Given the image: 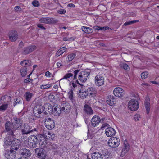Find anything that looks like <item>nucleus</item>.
<instances>
[{"label": "nucleus", "instance_id": "nucleus-20", "mask_svg": "<svg viewBox=\"0 0 159 159\" xmlns=\"http://www.w3.org/2000/svg\"><path fill=\"white\" fill-rule=\"evenodd\" d=\"M91 124L93 127L96 126L100 122V117L98 116H94L91 120Z\"/></svg>", "mask_w": 159, "mask_h": 159}, {"label": "nucleus", "instance_id": "nucleus-19", "mask_svg": "<svg viewBox=\"0 0 159 159\" xmlns=\"http://www.w3.org/2000/svg\"><path fill=\"white\" fill-rule=\"evenodd\" d=\"M105 133L107 137H111L115 135L116 131L112 128L110 127L106 129Z\"/></svg>", "mask_w": 159, "mask_h": 159}, {"label": "nucleus", "instance_id": "nucleus-49", "mask_svg": "<svg viewBox=\"0 0 159 159\" xmlns=\"http://www.w3.org/2000/svg\"><path fill=\"white\" fill-rule=\"evenodd\" d=\"M32 4L35 7H38L39 6V2L37 0H34L32 2Z\"/></svg>", "mask_w": 159, "mask_h": 159}, {"label": "nucleus", "instance_id": "nucleus-36", "mask_svg": "<svg viewBox=\"0 0 159 159\" xmlns=\"http://www.w3.org/2000/svg\"><path fill=\"white\" fill-rule=\"evenodd\" d=\"M108 143L110 147L112 148H116L118 146H116V143L113 141V139H112L111 138L108 141Z\"/></svg>", "mask_w": 159, "mask_h": 159}, {"label": "nucleus", "instance_id": "nucleus-56", "mask_svg": "<svg viewBox=\"0 0 159 159\" xmlns=\"http://www.w3.org/2000/svg\"><path fill=\"white\" fill-rule=\"evenodd\" d=\"M58 12L61 14H64L66 12V11L64 9H60Z\"/></svg>", "mask_w": 159, "mask_h": 159}, {"label": "nucleus", "instance_id": "nucleus-4", "mask_svg": "<svg viewBox=\"0 0 159 159\" xmlns=\"http://www.w3.org/2000/svg\"><path fill=\"white\" fill-rule=\"evenodd\" d=\"M11 149L14 151L19 150L22 148L21 143L18 139L14 138L12 141V144L11 146Z\"/></svg>", "mask_w": 159, "mask_h": 159}, {"label": "nucleus", "instance_id": "nucleus-42", "mask_svg": "<svg viewBox=\"0 0 159 159\" xmlns=\"http://www.w3.org/2000/svg\"><path fill=\"white\" fill-rule=\"evenodd\" d=\"M9 97L7 95L3 96L0 98V102H1V103L5 102L7 101L6 99Z\"/></svg>", "mask_w": 159, "mask_h": 159}, {"label": "nucleus", "instance_id": "nucleus-60", "mask_svg": "<svg viewBox=\"0 0 159 159\" xmlns=\"http://www.w3.org/2000/svg\"><path fill=\"white\" fill-rule=\"evenodd\" d=\"M38 130V128H34L33 129H32V128L31 127V129H30V133L34 131H37Z\"/></svg>", "mask_w": 159, "mask_h": 159}, {"label": "nucleus", "instance_id": "nucleus-9", "mask_svg": "<svg viewBox=\"0 0 159 159\" xmlns=\"http://www.w3.org/2000/svg\"><path fill=\"white\" fill-rule=\"evenodd\" d=\"M75 80L73 79L71 82H70L69 84L72 90L78 89L79 90L80 88L84 85L80 84L77 80Z\"/></svg>", "mask_w": 159, "mask_h": 159}, {"label": "nucleus", "instance_id": "nucleus-26", "mask_svg": "<svg viewBox=\"0 0 159 159\" xmlns=\"http://www.w3.org/2000/svg\"><path fill=\"white\" fill-rule=\"evenodd\" d=\"M86 90L88 95H89L93 97L95 96V94L97 93V91L96 89L93 87L88 88L87 89H86Z\"/></svg>", "mask_w": 159, "mask_h": 159}, {"label": "nucleus", "instance_id": "nucleus-31", "mask_svg": "<svg viewBox=\"0 0 159 159\" xmlns=\"http://www.w3.org/2000/svg\"><path fill=\"white\" fill-rule=\"evenodd\" d=\"M61 109V107H54L53 108V114H54V115L56 116H60L61 112H63Z\"/></svg>", "mask_w": 159, "mask_h": 159}, {"label": "nucleus", "instance_id": "nucleus-24", "mask_svg": "<svg viewBox=\"0 0 159 159\" xmlns=\"http://www.w3.org/2000/svg\"><path fill=\"white\" fill-rule=\"evenodd\" d=\"M107 102L110 106H112L114 105L116 103L115 97L112 95L108 96L107 100Z\"/></svg>", "mask_w": 159, "mask_h": 159}, {"label": "nucleus", "instance_id": "nucleus-63", "mask_svg": "<svg viewBox=\"0 0 159 159\" xmlns=\"http://www.w3.org/2000/svg\"><path fill=\"white\" fill-rule=\"evenodd\" d=\"M151 82L153 84H158L159 83L158 82H156V81H151Z\"/></svg>", "mask_w": 159, "mask_h": 159}, {"label": "nucleus", "instance_id": "nucleus-59", "mask_svg": "<svg viewBox=\"0 0 159 159\" xmlns=\"http://www.w3.org/2000/svg\"><path fill=\"white\" fill-rule=\"evenodd\" d=\"M51 73L48 71H47L45 73V75L47 77H50Z\"/></svg>", "mask_w": 159, "mask_h": 159}, {"label": "nucleus", "instance_id": "nucleus-37", "mask_svg": "<svg viewBox=\"0 0 159 159\" xmlns=\"http://www.w3.org/2000/svg\"><path fill=\"white\" fill-rule=\"evenodd\" d=\"M76 56L75 53H72L69 55L66 58V61H67L70 62L72 61Z\"/></svg>", "mask_w": 159, "mask_h": 159}, {"label": "nucleus", "instance_id": "nucleus-58", "mask_svg": "<svg viewBox=\"0 0 159 159\" xmlns=\"http://www.w3.org/2000/svg\"><path fill=\"white\" fill-rule=\"evenodd\" d=\"M38 27L41 28L42 29L45 30V28L41 24H39L37 25Z\"/></svg>", "mask_w": 159, "mask_h": 159}, {"label": "nucleus", "instance_id": "nucleus-33", "mask_svg": "<svg viewBox=\"0 0 159 159\" xmlns=\"http://www.w3.org/2000/svg\"><path fill=\"white\" fill-rule=\"evenodd\" d=\"M66 47H63L60 49L57 52L56 56L57 57L60 56L64 52H66Z\"/></svg>", "mask_w": 159, "mask_h": 159}, {"label": "nucleus", "instance_id": "nucleus-25", "mask_svg": "<svg viewBox=\"0 0 159 159\" xmlns=\"http://www.w3.org/2000/svg\"><path fill=\"white\" fill-rule=\"evenodd\" d=\"M19 152L21 155L25 156H29L31 154L30 151L29 150L22 148L19 150Z\"/></svg>", "mask_w": 159, "mask_h": 159}, {"label": "nucleus", "instance_id": "nucleus-2", "mask_svg": "<svg viewBox=\"0 0 159 159\" xmlns=\"http://www.w3.org/2000/svg\"><path fill=\"white\" fill-rule=\"evenodd\" d=\"M5 131L8 132L11 136H14V133L16 130L12 122L9 121H7L5 124Z\"/></svg>", "mask_w": 159, "mask_h": 159}, {"label": "nucleus", "instance_id": "nucleus-61", "mask_svg": "<svg viewBox=\"0 0 159 159\" xmlns=\"http://www.w3.org/2000/svg\"><path fill=\"white\" fill-rule=\"evenodd\" d=\"M67 6L70 7H75V5L73 3L69 4Z\"/></svg>", "mask_w": 159, "mask_h": 159}, {"label": "nucleus", "instance_id": "nucleus-16", "mask_svg": "<svg viewBox=\"0 0 159 159\" xmlns=\"http://www.w3.org/2000/svg\"><path fill=\"white\" fill-rule=\"evenodd\" d=\"M13 120L14 121L12 122L16 130L22 126L23 120L21 119L14 117Z\"/></svg>", "mask_w": 159, "mask_h": 159}, {"label": "nucleus", "instance_id": "nucleus-7", "mask_svg": "<svg viewBox=\"0 0 159 159\" xmlns=\"http://www.w3.org/2000/svg\"><path fill=\"white\" fill-rule=\"evenodd\" d=\"M128 107L132 111H136L139 107L138 101L136 100L132 99L129 102Z\"/></svg>", "mask_w": 159, "mask_h": 159}, {"label": "nucleus", "instance_id": "nucleus-47", "mask_svg": "<svg viewBox=\"0 0 159 159\" xmlns=\"http://www.w3.org/2000/svg\"><path fill=\"white\" fill-rule=\"evenodd\" d=\"M24 128L27 131H29V132L30 133V129H31V127L28 124L25 123L24 124Z\"/></svg>", "mask_w": 159, "mask_h": 159}, {"label": "nucleus", "instance_id": "nucleus-55", "mask_svg": "<svg viewBox=\"0 0 159 159\" xmlns=\"http://www.w3.org/2000/svg\"><path fill=\"white\" fill-rule=\"evenodd\" d=\"M33 81V80L30 78H27L24 80V82L25 83H27L29 82H30Z\"/></svg>", "mask_w": 159, "mask_h": 159}, {"label": "nucleus", "instance_id": "nucleus-50", "mask_svg": "<svg viewBox=\"0 0 159 159\" xmlns=\"http://www.w3.org/2000/svg\"><path fill=\"white\" fill-rule=\"evenodd\" d=\"M80 69H77L75 70L74 71V80H76L77 79V75L78 74V73L80 72Z\"/></svg>", "mask_w": 159, "mask_h": 159}, {"label": "nucleus", "instance_id": "nucleus-11", "mask_svg": "<svg viewBox=\"0 0 159 159\" xmlns=\"http://www.w3.org/2000/svg\"><path fill=\"white\" fill-rule=\"evenodd\" d=\"M104 77L101 75H97L95 78V83L98 86H100L104 84Z\"/></svg>", "mask_w": 159, "mask_h": 159}, {"label": "nucleus", "instance_id": "nucleus-48", "mask_svg": "<svg viewBox=\"0 0 159 159\" xmlns=\"http://www.w3.org/2000/svg\"><path fill=\"white\" fill-rule=\"evenodd\" d=\"M138 22V20H133L132 21H129L125 22L124 25L125 26H127L129 25H130L133 24L134 23H136Z\"/></svg>", "mask_w": 159, "mask_h": 159}, {"label": "nucleus", "instance_id": "nucleus-53", "mask_svg": "<svg viewBox=\"0 0 159 159\" xmlns=\"http://www.w3.org/2000/svg\"><path fill=\"white\" fill-rule=\"evenodd\" d=\"M15 11L16 12H17L18 11H21L22 10L21 8L19 6H16L14 8Z\"/></svg>", "mask_w": 159, "mask_h": 159}, {"label": "nucleus", "instance_id": "nucleus-43", "mask_svg": "<svg viewBox=\"0 0 159 159\" xmlns=\"http://www.w3.org/2000/svg\"><path fill=\"white\" fill-rule=\"evenodd\" d=\"M53 107L51 105H49L48 106V112L49 114L53 113Z\"/></svg>", "mask_w": 159, "mask_h": 159}, {"label": "nucleus", "instance_id": "nucleus-44", "mask_svg": "<svg viewBox=\"0 0 159 159\" xmlns=\"http://www.w3.org/2000/svg\"><path fill=\"white\" fill-rule=\"evenodd\" d=\"M148 73L147 71H145L141 74V76L142 78L144 79L148 77Z\"/></svg>", "mask_w": 159, "mask_h": 159}, {"label": "nucleus", "instance_id": "nucleus-14", "mask_svg": "<svg viewBox=\"0 0 159 159\" xmlns=\"http://www.w3.org/2000/svg\"><path fill=\"white\" fill-rule=\"evenodd\" d=\"M62 107L61 110L63 112L67 113L70 112L71 108V106L69 102L63 103L61 105Z\"/></svg>", "mask_w": 159, "mask_h": 159}, {"label": "nucleus", "instance_id": "nucleus-30", "mask_svg": "<svg viewBox=\"0 0 159 159\" xmlns=\"http://www.w3.org/2000/svg\"><path fill=\"white\" fill-rule=\"evenodd\" d=\"M91 157L93 159H102V155L98 152H94L91 155Z\"/></svg>", "mask_w": 159, "mask_h": 159}, {"label": "nucleus", "instance_id": "nucleus-39", "mask_svg": "<svg viewBox=\"0 0 159 159\" xmlns=\"http://www.w3.org/2000/svg\"><path fill=\"white\" fill-rule=\"evenodd\" d=\"M20 73L22 77H24L25 76L27 73V70L26 68H22L20 69Z\"/></svg>", "mask_w": 159, "mask_h": 159}, {"label": "nucleus", "instance_id": "nucleus-45", "mask_svg": "<svg viewBox=\"0 0 159 159\" xmlns=\"http://www.w3.org/2000/svg\"><path fill=\"white\" fill-rule=\"evenodd\" d=\"M68 94L69 99L71 100H73V91L72 89L70 90L68 93Z\"/></svg>", "mask_w": 159, "mask_h": 159}, {"label": "nucleus", "instance_id": "nucleus-32", "mask_svg": "<svg viewBox=\"0 0 159 159\" xmlns=\"http://www.w3.org/2000/svg\"><path fill=\"white\" fill-rule=\"evenodd\" d=\"M82 30L85 33H91L93 31L92 29L88 27L82 26L81 28Z\"/></svg>", "mask_w": 159, "mask_h": 159}, {"label": "nucleus", "instance_id": "nucleus-46", "mask_svg": "<svg viewBox=\"0 0 159 159\" xmlns=\"http://www.w3.org/2000/svg\"><path fill=\"white\" fill-rule=\"evenodd\" d=\"M51 84H50L41 85H40V88L42 89L50 88L51 87Z\"/></svg>", "mask_w": 159, "mask_h": 159}, {"label": "nucleus", "instance_id": "nucleus-8", "mask_svg": "<svg viewBox=\"0 0 159 159\" xmlns=\"http://www.w3.org/2000/svg\"><path fill=\"white\" fill-rule=\"evenodd\" d=\"M90 74L89 71H82L80 72L78 76L79 80L83 82H85L89 78Z\"/></svg>", "mask_w": 159, "mask_h": 159}, {"label": "nucleus", "instance_id": "nucleus-62", "mask_svg": "<svg viewBox=\"0 0 159 159\" xmlns=\"http://www.w3.org/2000/svg\"><path fill=\"white\" fill-rule=\"evenodd\" d=\"M75 39L74 37H71L69 38V41H73Z\"/></svg>", "mask_w": 159, "mask_h": 159}, {"label": "nucleus", "instance_id": "nucleus-57", "mask_svg": "<svg viewBox=\"0 0 159 159\" xmlns=\"http://www.w3.org/2000/svg\"><path fill=\"white\" fill-rule=\"evenodd\" d=\"M109 126V125L107 123H104L103 124L101 127V129L105 127H106Z\"/></svg>", "mask_w": 159, "mask_h": 159}, {"label": "nucleus", "instance_id": "nucleus-40", "mask_svg": "<svg viewBox=\"0 0 159 159\" xmlns=\"http://www.w3.org/2000/svg\"><path fill=\"white\" fill-rule=\"evenodd\" d=\"M121 67H122L124 69L128 70L130 69L129 66L125 63H123L120 64Z\"/></svg>", "mask_w": 159, "mask_h": 159}, {"label": "nucleus", "instance_id": "nucleus-18", "mask_svg": "<svg viewBox=\"0 0 159 159\" xmlns=\"http://www.w3.org/2000/svg\"><path fill=\"white\" fill-rule=\"evenodd\" d=\"M36 49V47L34 45L30 46L24 48L22 53L26 55L30 53Z\"/></svg>", "mask_w": 159, "mask_h": 159}, {"label": "nucleus", "instance_id": "nucleus-21", "mask_svg": "<svg viewBox=\"0 0 159 159\" xmlns=\"http://www.w3.org/2000/svg\"><path fill=\"white\" fill-rule=\"evenodd\" d=\"M15 136H11L8 134L7 135V136L4 139V144L6 145H11L12 144V141L13 140L12 139L15 138Z\"/></svg>", "mask_w": 159, "mask_h": 159}, {"label": "nucleus", "instance_id": "nucleus-15", "mask_svg": "<svg viewBox=\"0 0 159 159\" xmlns=\"http://www.w3.org/2000/svg\"><path fill=\"white\" fill-rule=\"evenodd\" d=\"M113 93L115 96L118 97H121L125 94L124 90L120 87L115 88L114 90Z\"/></svg>", "mask_w": 159, "mask_h": 159}, {"label": "nucleus", "instance_id": "nucleus-13", "mask_svg": "<svg viewBox=\"0 0 159 159\" xmlns=\"http://www.w3.org/2000/svg\"><path fill=\"white\" fill-rule=\"evenodd\" d=\"M8 36L10 40L12 42L16 41L18 37L17 32L14 30L10 31L9 32Z\"/></svg>", "mask_w": 159, "mask_h": 159}, {"label": "nucleus", "instance_id": "nucleus-12", "mask_svg": "<svg viewBox=\"0 0 159 159\" xmlns=\"http://www.w3.org/2000/svg\"><path fill=\"white\" fill-rule=\"evenodd\" d=\"M39 21L41 23L45 24H54L57 23L58 21L56 19L52 18H42L39 19Z\"/></svg>", "mask_w": 159, "mask_h": 159}, {"label": "nucleus", "instance_id": "nucleus-41", "mask_svg": "<svg viewBox=\"0 0 159 159\" xmlns=\"http://www.w3.org/2000/svg\"><path fill=\"white\" fill-rule=\"evenodd\" d=\"M112 139H113V141L116 143V146H119L120 143V139L117 138L116 137H113L112 138H111Z\"/></svg>", "mask_w": 159, "mask_h": 159}, {"label": "nucleus", "instance_id": "nucleus-38", "mask_svg": "<svg viewBox=\"0 0 159 159\" xmlns=\"http://www.w3.org/2000/svg\"><path fill=\"white\" fill-rule=\"evenodd\" d=\"M8 107L7 104H4L0 106V111H4L7 109Z\"/></svg>", "mask_w": 159, "mask_h": 159}, {"label": "nucleus", "instance_id": "nucleus-35", "mask_svg": "<svg viewBox=\"0 0 159 159\" xmlns=\"http://www.w3.org/2000/svg\"><path fill=\"white\" fill-rule=\"evenodd\" d=\"M33 94L32 93L30 92H26L24 95V97L26 100L27 101H29L31 99L32 97Z\"/></svg>", "mask_w": 159, "mask_h": 159}, {"label": "nucleus", "instance_id": "nucleus-51", "mask_svg": "<svg viewBox=\"0 0 159 159\" xmlns=\"http://www.w3.org/2000/svg\"><path fill=\"white\" fill-rule=\"evenodd\" d=\"M140 115L139 114H137L134 116V119L135 121H137L139 120V118H140Z\"/></svg>", "mask_w": 159, "mask_h": 159}, {"label": "nucleus", "instance_id": "nucleus-6", "mask_svg": "<svg viewBox=\"0 0 159 159\" xmlns=\"http://www.w3.org/2000/svg\"><path fill=\"white\" fill-rule=\"evenodd\" d=\"M73 76V74L71 73L66 74L63 78L60 80V84L62 85H65L68 84L71 79L70 77L72 78Z\"/></svg>", "mask_w": 159, "mask_h": 159}, {"label": "nucleus", "instance_id": "nucleus-17", "mask_svg": "<svg viewBox=\"0 0 159 159\" xmlns=\"http://www.w3.org/2000/svg\"><path fill=\"white\" fill-rule=\"evenodd\" d=\"M79 91L78 96L82 99L85 98L88 95L84 86L80 88V89H79Z\"/></svg>", "mask_w": 159, "mask_h": 159}, {"label": "nucleus", "instance_id": "nucleus-22", "mask_svg": "<svg viewBox=\"0 0 159 159\" xmlns=\"http://www.w3.org/2000/svg\"><path fill=\"white\" fill-rule=\"evenodd\" d=\"M14 151L11 149L10 151H6L5 154V157L7 159H14L15 157V155L13 153Z\"/></svg>", "mask_w": 159, "mask_h": 159}, {"label": "nucleus", "instance_id": "nucleus-1", "mask_svg": "<svg viewBox=\"0 0 159 159\" xmlns=\"http://www.w3.org/2000/svg\"><path fill=\"white\" fill-rule=\"evenodd\" d=\"M45 107L41 105H37L35 106L33 109V113L35 116L38 118L41 117L40 114L42 113H44L47 114V113L46 111L45 110Z\"/></svg>", "mask_w": 159, "mask_h": 159}, {"label": "nucleus", "instance_id": "nucleus-52", "mask_svg": "<svg viewBox=\"0 0 159 159\" xmlns=\"http://www.w3.org/2000/svg\"><path fill=\"white\" fill-rule=\"evenodd\" d=\"M21 133L22 135L27 134L30 133L29 131H27L24 128L21 130Z\"/></svg>", "mask_w": 159, "mask_h": 159}, {"label": "nucleus", "instance_id": "nucleus-64", "mask_svg": "<svg viewBox=\"0 0 159 159\" xmlns=\"http://www.w3.org/2000/svg\"><path fill=\"white\" fill-rule=\"evenodd\" d=\"M57 66L58 67H59L62 66L60 62H57Z\"/></svg>", "mask_w": 159, "mask_h": 159}, {"label": "nucleus", "instance_id": "nucleus-23", "mask_svg": "<svg viewBox=\"0 0 159 159\" xmlns=\"http://www.w3.org/2000/svg\"><path fill=\"white\" fill-rule=\"evenodd\" d=\"M145 107L147 114H149L150 108V99L148 97H146L144 102Z\"/></svg>", "mask_w": 159, "mask_h": 159}, {"label": "nucleus", "instance_id": "nucleus-29", "mask_svg": "<svg viewBox=\"0 0 159 159\" xmlns=\"http://www.w3.org/2000/svg\"><path fill=\"white\" fill-rule=\"evenodd\" d=\"M37 139H38V142H42V143H44V142L46 141V139H47V136L45 134H39L37 136Z\"/></svg>", "mask_w": 159, "mask_h": 159}, {"label": "nucleus", "instance_id": "nucleus-28", "mask_svg": "<svg viewBox=\"0 0 159 159\" xmlns=\"http://www.w3.org/2000/svg\"><path fill=\"white\" fill-rule=\"evenodd\" d=\"M84 111L87 114L91 115L93 113V111L91 108L87 104H85L84 108Z\"/></svg>", "mask_w": 159, "mask_h": 159}, {"label": "nucleus", "instance_id": "nucleus-3", "mask_svg": "<svg viewBox=\"0 0 159 159\" xmlns=\"http://www.w3.org/2000/svg\"><path fill=\"white\" fill-rule=\"evenodd\" d=\"M36 136L32 135L29 136L28 139V144L30 148H34L37 146L38 139Z\"/></svg>", "mask_w": 159, "mask_h": 159}, {"label": "nucleus", "instance_id": "nucleus-5", "mask_svg": "<svg viewBox=\"0 0 159 159\" xmlns=\"http://www.w3.org/2000/svg\"><path fill=\"white\" fill-rule=\"evenodd\" d=\"M44 122L46 127L49 130L53 129L55 127V123L53 120L49 118H46Z\"/></svg>", "mask_w": 159, "mask_h": 159}, {"label": "nucleus", "instance_id": "nucleus-34", "mask_svg": "<svg viewBox=\"0 0 159 159\" xmlns=\"http://www.w3.org/2000/svg\"><path fill=\"white\" fill-rule=\"evenodd\" d=\"M30 62L28 60H24L21 61L20 64L24 67H26L30 65Z\"/></svg>", "mask_w": 159, "mask_h": 159}, {"label": "nucleus", "instance_id": "nucleus-27", "mask_svg": "<svg viewBox=\"0 0 159 159\" xmlns=\"http://www.w3.org/2000/svg\"><path fill=\"white\" fill-rule=\"evenodd\" d=\"M129 145L126 141H125L124 143V146L122 151V155H124L129 151Z\"/></svg>", "mask_w": 159, "mask_h": 159}, {"label": "nucleus", "instance_id": "nucleus-54", "mask_svg": "<svg viewBox=\"0 0 159 159\" xmlns=\"http://www.w3.org/2000/svg\"><path fill=\"white\" fill-rule=\"evenodd\" d=\"M22 101L21 100H20L19 99H16V100L15 101L14 103V106H15L16 104L17 103L20 104V103H21Z\"/></svg>", "mask_w": 159, "mask_h": 159}, {"label": "nucleus", "instance_id": "nucleus-10", "mask_svg": "<svg viewBox=\"0 0 159 159\" xmlns=\"http://www.w3.org/2000/svg\"><path fill=\"white\" fill-rule=\"evenodd\" d=\"M35 152L39 158L44 159L46 157V152L43 148H36Z\"/></svg>", "mask_w": 159, "mask_h": 159}]
</instances>
